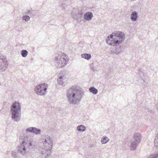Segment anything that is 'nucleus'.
I'll return each mask as SVG.
<instances>
[{
	"label": "nucleus",
	"mask_w": 158,
	"mask_h": 158,
	"mask_svg": "<svg viewBox=\"0 0 158 158\" xmlns=\"http://www.w3.org/2000/svg\"><path fill=\"white\" fill-rule=\"evenodd\" d=\"M86 11H85L83 8H82L81 10L79 11L78 12V14L80 15H83L84 13Z\"/></svg>",
	"instance_id": "nucleus-25"
},
{
	"label": "nucleus",
	"mask_w": 158,
	"mask_h": 158,
	"mask_svg": "<svg viewBox=\"0 0 158 158\" xmlns=\"http://www.w3.org/2000/svg\"><path fill=\"white\" fill-rule=\"evenodd\" d=\"M139 143H137V142L133 141L131 143L130 146V148L131 150H135L137 147V146L138 144Z\"/></svg>",
	"instance_id": "nucleus-16"
},
{
	"label": "nucleus",
	"mask_w": 158,
	"mask_h": 158,
	"mask_svg": "<svg viewBox=\"0 0 158 158\" xmlns=\"http://www.w3.org/2000/svg\"><path fill=\"white\" fill-rule=\"evenodd\" d=\"M28 54V52L26 50H23L21 51V56L23 57H26L27 55Z\"/></svg>",
	"instance_id": "nucleus-20"
},
{
	"label": "nucleus",
	"mask_w": 158,
	"mask_h": 158,
	"mask_svg": "<svg viewBox=\"0 0 158 158\" xmlns=\"http://www.w3.org/2000/svg\"><path fill=\"white\" fill-rule=\"evenodd\" d=\"M138 13L136 11L132 12L131 14V19L132 21H136L138 18Z\"/></svg>",
	"instance_id": "nucleus-15"
},
{
	"label": "nucleus",
	"mask_w": 158,
	"mask_h": 158,
	"mask_svg": "<svg viewBox=\"0 0 158 158\" xmlns=\"http://www.w3.org/2000/svg\"><path fill=\"white\" fill-rule=\"evenodd\" d=\"M81 57L87 60H89L91 58V55L90 54L87 53L82 54L81 55Z\"/></svg>",
	"instance_id": "nucleus-17"
},
{
	"label": "nucleus",
	"mask_w": 158,
	"mask_h": 158,
	"mask_svg": "<svg viewBox=\"0 0 158 158\" xmlns=\"http://www.w3.org/2000/svg\"><path fill=\"white\" fill-rule=\"evenodd\" d=\"M123 50V47L121 46H119L118 48H116L114 49H112V51H111V54H115L117 55L118 54L122 51Z\"/></svg>",
	"instance_id": "nucleus-14"
},
{
	"label": "nucleus",
	"mask_w": 158,
	"mask_h": 158,
	"mask_svg": "<svg viewBox=\"0 0 158 158\" xmlns=\"http://www.w3.org/2000/svg\"><path fill=\"white\" fill-rule=\"evenodd\" d=\"M89 90L94 94H96L98 92V90L94 87H92L89 88Z\"/></svg>",
	"instance_id": "nucleus-19"
},
{
	"label": "nucleus",
	"mask_w": 158,
	"mask_h": 158,
	"mask_svg": "<svg viewBox=\"0 0 158 158\" xmlns=\"http://www.w3.org/2000/svg\"><path fill=\"white\" fill-rule=\"evenodd\" d=\"M48 85L45 83L36 85L34 89L35 93L40 95H44L45 94L48 88Z\"/></svg>",
	"instance_id": "nucleus-7"
},
{
	"label": "nucleus",
	"mask_w": 158,
	"mask_h": 158,
	"mask_svg": "<svg viewBox=\"0 0 158 158\" xmlns=\"http://www.w3.org/2000/svg\"><path fill=\"white\" fill-rule=\"evenodd\" d=\"M93 16L91 12H87L84 15V18L86 21H90L91 20Z\"/></svg>",
	"instance_id": "nucleus-12"
},
{
	"label": "nucleus",
	"mask_w": 158,
	"mask_h": 158,
	"mask_svg": "<svg viewBox=\"0 0 158 158\" xmlns=\"http://www.w3.org/2000/svg\"><path fill=\"white\" fill-rule=\"evenodd\" d=\"M30 18L29 16L26 15L23 16V19L25 20V21H27L30 19Z\"/></svg>",
	"instance_id": "nucleus-23"
},
{
	"label": "nucleus",
	"mask_w": 158,
	"mask_h": 158,
	"mask_svg": "<svg viewBox=\"0 0 158 158\" xmlns=\"http://www.w3.org/2000/svg\"><path fill=\"white\" fill-rule=\"evenodd\" d=\"M45 148L42 146H39L38 147V150L40 153V156L43 158H49L51 156L52 148L46 147Z\"/></svg>",
	"instance_id": "nucleus-6"
},
{
	"label": "nucleus",
	"mask_w": 158,
	"mask_h": 158,
	"mask_svg": "<svg viewBox=\"0 0 158 158\" xmlns=\"http://www.w3.org/2000/svg\"><path fill=\"white\" fill-rule=\"evenodd\" d=\"M77 129L78 131L83 132L85 131L86 128L84 125H80L77 126Z\"/></svg>",
	"instance_id": "nucleus-18"
},
{
	"label": "nucleus",
	"mask_w": 158,
	"mask_h": 158,
	"mask_svg": "<svg viewBox=\"0 0 158 158\" xmlns=\"http://www.w3.org/2000/svg\"><path fill=\"white\" fill-rule=\"evenodd\" d=\"M109 140V139L106 136L103 137L101 140V142L102 144H105L107 143Z\"/></svg>",
	"instance_id": "nucleus-21"
},
{
	"label": "nucleus",
	"mask_w": 158,
	"mask_h": 158,
	"mask_svg": "<svg viewBox=\"0 0 158 158\" xmlns=\"http://www.w3.org/2000/svg\"><path fill=\"white\" fill-rule=\"evenodd\" d=\"M8 64L5 57L0 56V72L5 71L7 68Z\"/></svg>",
	"instance_id": "nucleus-9"
},
{
	"label": "nucleus",
	"mask_w": 158,
	"mask_h": 158,
	"mask_svg": "<svg viewBox=\"0 0 158 158\" xmlns=\"http://www.w3.org/2000/svg\"><path fill=\"white\" fill-rule=\"evenodd\" d=\"M133 138L134 141L137 142V143H139L141 140V134L139 133H135L134 134Z\"/></svg>",
	"instance_id": "nucleus-13"
},
{
	"label": "nucleus",
	"mask_w": 158,
	"mask_h": 158,
	"mask_svg": "<svg viewBox=\"0 0 158 158\" xmlns=\"http://www.w3.org/2000/svg\"><path fill=\"white\" fill-rule=\"evenodd\" d=\"M31 138L27 136L22 137L19 139L20 145L18 147V153L20 155L27 156L33 148Z\"/></svg>",
	"instance_id": "nucleus-2"
},
{
	"label": "nucleus",
	"mask_w": 158,
	"mask_h": 158,
	"mask_svg": "<svg viewBox=\"0 0 158 158\" xmlns=\"http://www.w3.org/2000/svg\"><path fill=\"white\" fill-rule=\"evenodd\" d=\"M10 109L12 119L15 122H18L20 118L21 106L20 103L18 102H15L11 105Z\"/></svg>",
	"instance_id": "nucleus-5"
},
{
	"label": "nucleus",
	"mask_w": 158,
	"mask_h": 158,
	"mask_svg": "<svg viewBox=\"0 0 158 158\" xmlns=\"http://www.w3.org/2000/svg\"><path fill=\"white\" fill-rule=\"evenodd\" d=\"M125 38L124 34L123 32L118 31L116 33H113L108 36L106 41L109 45L114 46L122 43Z\"/></svg>",
	"instance_id": "nucleus-3"
},
{
	"label": "nucleus",
	"mask_w": 158,
	"mask_h": 158,
	"mask_svg": "<svg viewBox=\"0 0 158 158\" xmlns=\"http://www.w3.org/2000/svg\"><path fill=\"white\" fill-rule=\"evenodd\" d=\"M11 156L14 158H16L17 153L15 151H12L11 153Z\"/></svg>",
	"instance_id": "nucleus-24"
},
{
	"label": "nucleus",
	"mask_w": 158,
	"mask_h": 158,
	"mask_svg": "<svg viewBox=\"0 0 158 158\" xmlns=\"http://www.w3.org/2000/svg\"><path fill=\"white\" fill-rule=\"evenodd\" d=\"M147 158H158V152L150 155Z\"/></svg>",
	"instance_id": "nucleus-22"
},
{
	"label": "nucleus",
	"mask_w": 158,
	"mask_h": 158,
	"mask_svg": "<svg viewBox=\"0 0 158 158\" xmlns=\"http://www.w3.org/2000/svg\"><path fill=\"white\" fill-rule=\"evenodd\" d=\"M42 143L43 145L42 146L47 148L46 147L52 148L53 145L52 138L49 136L44 135L41 137Z\"/></svg>",
	"instance_id": "nucleus-8"
},
{
	"label": "nucleus",
	"mask_w": 158,
	"mask_h": 158,
	"mask_svg": "<svg viewBox=\"0 0 158 158\" xmlns=\"http://www.w3.org/2000/svg\"><path fill=\"white\" fill-rule=\"evenodd\" d=\"M67 57L65 54L62 52L56 53L53 60L55 66L59 68L64 67L68 61Z\"/></svg>",
	"instance_id": "nucleus-4"
},
{
	"label": "nucleus",
	"mask_w": 158,
	"mask_h": 158,
	"mask_svg": "<svg viewBox=\"0 0 158 158\" xmlns=\"http://www.w3.org/2000/svg\"><path fill=\"white\" fill-rule=\"evenodd\" d=\"M27 132H31L36 135L40 134L41 131L40 129H38L35 127H30L26 129Z\"/></svg>",
	"instance_id": "nucleus-11"
},
{
	"label": "nucleus",
	"mask_w": 158,
	"mask_h": 158,
	"mask_svg": "<svg viewBox=\"0 0 158 158\" xmlns=\"http://www.w3.org/2000/svg\"><path fill=\"white\" fill-rule=\"evenodd\" d=\"M84 96V92L82 89L75 86L69 88L66 93L68 101L73 105H76L79 103Z\"/></svg>",
	"instance_id": "nucleus-1"
},
{
	"label": "nucleus",
	"mask_w": 158,
	"mask_h": 158,
	"mask_svg": "<svg viewBox=\"0 0 158 158\" xmlns=\"http://www.w3.org/2000/svg\"><path fill=\"white\" fill-rule=\"evenodd\" d=\"M57 80L58 83L62 86H64L66 82V78L63 75L59 74Z\"/></svg>",
	"instance_id": "nucleus-10"
}]
</instances>
